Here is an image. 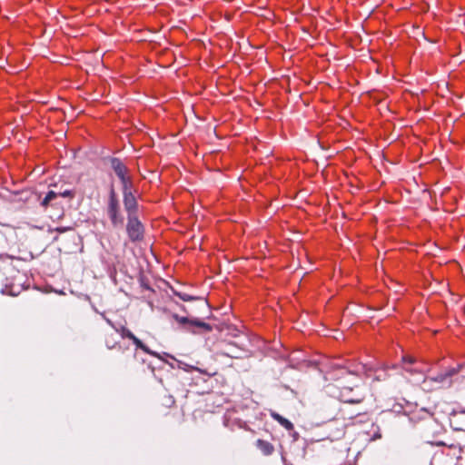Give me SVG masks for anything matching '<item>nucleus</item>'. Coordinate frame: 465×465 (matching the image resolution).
Returning <instances> with one entry per match:
<instances>
[{
    "label": "nucleus",
    "instance_id": "15",
    "mask_svg": "<svg viewBox=\"0 0 465 465\" xmlns=\"http://www.w3.org/2000/svg\"><path fill=\"white\" fill-rule=\"evenodd\" d=\"M121 183L123 186V194L133 193V182L130 176L122 180Z\"/></svg>",
    "mask_w": 465,
    "mask_h": 465
},
{
    "label": "nucleus",
    "instance_id": "19",
    "mask_svg": "<svg viewBox=\"0 0 465 465\" xmlns=\"http://www.w3.org/2000/svg\"><path fill=\"white\" fill-rule=\"evenodd\" d=\"M381 438V433L379 427H376V430H374L373 435L371 436V440H376Z\"/></svg>",
    "mask_w": 465,
    "mask_h": 465
},
{
    "label": "nucleus",
    "instance_id": "5",
    "mask_svg": "<svg viewBox=\"0 0 465 465\" xmlns=\"http://www.w3.org/2000/svg\"><path fill=\"white\" fill-rule=\"evenodd\" d=\"M462 370V365H458L455 368H450L445 372L439 373L435 377L425 378L423 383L427 382H437L440 387H450L452 383L451 377L458 374Z\"/></svg>",
    "mask_w": 465,
    "mask_h": 465
},
{
    "label": "nucleus",
    "instance_id": "1",
    "mask_svg": "<svg viewBox=\"0 0 465 465\" xmlns=\"http://www.w3.org/2000/svg\"><path fill=\"white\" fill-rule=\"evenodd\" d=\"M460 452L461 449L456 446L438 450L432 456L430 465H456L460 458Z\"/></svg>",
    "mask_w": 465,
    "mask_h": 465
},
{
    "label": "nucleus",
    "instance_id": "7",
    "mask_svg": "<svg viewBox=\"0 0 465 465\" xmlns=\"http://www.w3.org/2000/svg\"><path fill=\"white\" fill-rule=\"evenodd\" d=\"M67 197V198H74V192L72 190H65L64 192L55 193L54 191H49L45 198L41 201L40 204L42 207L46 208L49 205H54L57 204L55 200L59 197Z\"/></svg>",
    "mask_w": 465,
    "mask_h": 465
},
{
    "label": "nucleus",
    "instance_id": "4",
    "mask_svg": "<svg viewBox=\"0 0 465 465\" xmlns=\"http://www.w3.org/2000/svg\"><path fill=\"white\" fill-rule=\"evenodd\" d=\"M127 235L131 242H139L143 239L144 227L136 215L127 216Z\"/></svg>",
    "mask_w": 465,
    "mask_h": 465
},
{
    "label": "nucleus",
    "instance_id": "24",
    "mask_svg": "<svg viewBox=\"0 0 465 465\" xmlns=\"http://www.w3.org/2000/svg\"><path fill=\"white\" fill-rule=\"evenodd\" d=\"M401 409V406H398V407L394 406V410L393 411H396V412H400Z\"/></svg>",
    "mask_w": 465,
    "mask_h": 465
},
{
    "label": "nucleus",
    "instance_id": "23",
    "mask_svg": "<svg viewBox=\"0 0 465 465\" xmlns=\"http://www.w3.org/2000/svg\"><path fill=\"white\" fill-rule=\"evenodd\" d=\"M71 228L70 227H57L55 229L56 232H60V233H63V232H67L68 230H70Z\"/></svg>",
    "mask_w": 465,
    "mask_h": 465
},
{
    "label": "nucleus",
    "instance_id": "21",
    "mask_svg": "<svg viewBox=\"0 0 465 465\" xmlns=\"http://www.w3.org/2000/svg\"><path fill=\"white\" fill-rule=\"evenodd\" d=\"M104 321L107 322L108 325H110L114 331H115V328L117 327L110 319L106 318L104 316V314H102Z\"/></svg>",
    "mask_w": 465,
    "mask_h": 465
},
{
    "label": "nucleus",
    "instance_id": "10",
    "mask_svg": "<svg viewBox=\"0 0 465 465\" xmlns=\"http://www.w3.org/2000/svg\"><path fill=\"white\" fill-rule=\"evenodd\" d=\"M339 369L342 372H346V373L353 374V375H357V376L367 372V367L365 364H362V363H358L353 366H350V367H346V368L341 367Z\"/></svg>",
    "mask_w": 465,
    "mask_h": 465
},
{
    "label": "nucleus",
    "instance_id": "18",
    "mask_svg": "<svg viewBox=\"0 0 465 465\" xmlns=\"http://www.w3.org/2000/svg\"><path fill=\"white\" fill-rule=\"evenodd\" d=\"M341 398L344 402L356 403V402L361 401L360 399H353V398L346 397L343 392L341 393Z\"/></svg>",
    "mask_w": 465,
    "mask_h": 465
},
{
    "label": "nucleus",
    "instance_id": "25",
    "mask_svg": "<svg viewBox=\"0 0 465 465\" xmlns=\"http://www.w3.org/2000/svg\"><path fill=\"white\" fill-rule=\"evenodd\" d=\"M462 365V369L465 367V363L461 364Z\"/></svg>",
    "mask_w": 465,
    "mask_h": 465
},
{
    "label": "nucleus",
    "instance_id": "20",
    "mask_svg": "<svg viewBox=\"0 0 465 465\" xmlns=\"http://www.w3.org/2000/svg\"><path fill=\"white\" fill-rule=\"evenodd\" d=\"M105 343L108 349H113L115 347L116 341L107 338Z\"/></svg>",
    "mask_w": 465,
    "mask_h": 465
},
{
    "label": "nucleus",
    "instance_id": "14",
    "mask_svg": "<svg viewBox=\"0 0 465 465\" xmlns=\"http://www.w3.org/2000/svg\"><path fill=\"white\" fill-rule=\"evenodd\" d=\"M241 352H242L241 349L237 348L236 350H233L232 344H228L227 349L223 351V354L227 357L240 359L242 357Z\"/></svg>",
    "mask_w": 465,
    "mask_h": 465
},
{
    "label": "nucleus",
    "instance_id": "17",
    "mask_svg": "<svg viewBox=\"0 0 465 465\" xmlns=\"http://www.w3.org/2000/svg\"><path fill=\"white\" fill-rule=\"evenodd\" d=\"M418 361V360L411 355H405L402 357V362L403 363H409V364H414Z\"/></svg>",
    "mask_w": 465,
    "mask_h": 465
},
{
    "label": "nucleus",
    "instance_id": "8",
    "mask_svg": "<svg viewBox=\"0 0 465 465\" xmlns=\"http://www.w3.org/2000/svg\"><path fill=\"white\" fill-rule=\"evenodd\" d=\"M124 205L127 212V216L136 215L138 203L134 193L124 194Z\"/></svg>",
    "mask_w": 465,
    "mask_h": 465
},
{
    "label": "nucleus",
    "instance_id": "9",
    "mask_svg": "<svg viewBox=\"0 0 465 465\" xmlns=\"http://www.w3.org/2000/svg\"><path fill=\"white\" fill-rule=\"evenodd\" d=\"M111 167L120 181L129 177L128 169L120 159L113 158L111 160Z\"/></svg>",
    "mask_w": 465,
    "mask_h": 465
},
{
    "label": "nucleus",
    "instance_id": "16",
    "mask_svg": "<svg viewBox=\"0 0 465 465\" xmlns=\"http://www.w3.org/2000/svg\"><path fill=\"white\" fill-rule=\"evenodd\" d=\"M389 377L386 368L378 369L374 371L373 379L376 381H385Z\"/></svg>",
    "mask_w": 465,
    "mask_h": 465
},
{
    "label": "nucleus",
    "instance_id": "2",
    "mask_svg": "<svg viewBox=\"0 0 465 465\" xmlns=\"http://www.w3.org/2000/svg\"><path fill=\"white\" fill-rule=\"evenodd\" d=\"M173 318L183 326L184 331L194 334L210 332L213 330L209 323L196 318L190 319L188 317L179 316L178 314H173Z\"/></svg>",
    "mask_w": 465,
    "mask_h": 465
},
{
    "label": "nucleus",
    "instance_id": "3",
    "mask_svg": "<svg viewBox=\"0 0 465 465\" xmlns=\"http://www.w3.org/2000/svg\"><path fill=\"white\" fill-rule=\"evenodd\" d=\"M107 214L114 226L123 225L124 216L121 213L119 200L114 189L109 193Z\"/></svg>",
    "mask_w": 465,
    "mask_h": 465
},
{
    "label": "nucleus",
    "instance_id": "12",
    "mask_svg": "<svg viewBox=\"0 0 465 465\" xmlns=\"http://www.w3.org/2000/svg\"><path fill=\"white\" fill-rule=\"evenodd\" d=\"M271 417L274 420L278 421L287 430H293V424L289 420L285 419L284 417H282L279 413H277L275 411H271Z\"/></svg>",
    "mask_w": 465,
    "mask_h": 465
},
{
    "label": "nucleus",
    "instance_id": "13",
    "mask_svg": "<svg viewBox=\"0 0 465 465\" xmlns=\"http://www.w3.org/2000/svg\"><path fill=\"white\" fill-rule=\"evenodd\" d=\"M256 446L264 455H271L274 450L272 444L263 440H257Z\"/></svg>",
    "mask_w": 465,
    "mask_h": 465
},
{
    "label": "nucleus",
    "instance_id": "11",
    "mask_svg": "<svg viewBox=\"0 0 465 465\" xmlns=\"http://www.w3.org/2000/svg\"><path fill=\"white\" fill-rule=\"evenodd\" d=\"M174 293L176 296H178L183 302L199 301L203 307H204V308L208 307V303H207L206 300L202 297L192 296L185 292H175Z\"/></svg>",
    "mask_w": 465,
    "mask_h": 465
},
{
    "label": "nucleus",
    "instance_id": "22",
    "mask_svg": "<svg viewBox=\"0 0 465 465\" xmlns=\"http://www.w3.org/2000/svg\"><path fill=\"white\" fill-rule=\"evenodd\" d=\"M404 370L407 371V372H410V373H414V372H420L421 371L418 370V369H413V368H410V367H404Z\"/></svg>",
    "mask_w": 465,
    "mask_h": 465
},
{
    "label": "nucleus",
    "instance_id": "6",
    "mask_svg": "<svg viewBox=\"0 0 465 465\" xmlns=\"http://www.w3.org/2000/svg\"><path fill=\"white\" fill-rule=\"evenodd\" d=\"M115 331L120 333V335L123 337V338H128L130 340L133 341V342L135 344V346L141 350H143L144 352L150 354V355H153V356H155V357H158L160 358V356L158 355L157 352L155 351H151L145 344H143L130 330H128L127 328L124 327V326H120V327H116L115 328Z\"/></svg>",
    "mask_w": 465,
    "mask_h": 465
}]
</instances>
